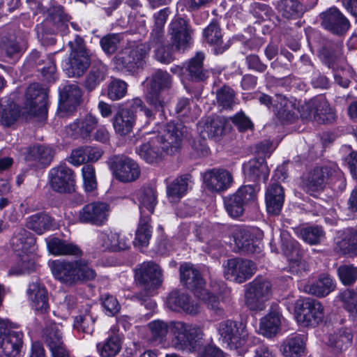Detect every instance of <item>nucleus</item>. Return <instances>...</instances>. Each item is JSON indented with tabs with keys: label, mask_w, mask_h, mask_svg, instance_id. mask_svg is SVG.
Instances as JSON below:
<instances>
[{
	"label": "nucleus",
	"mask_w": 357,
	"mask_h": 357,
	"mask_svg": "<svg viewBox=\"0 0 357 357\" xmlns=\"http://www.w3.org/2000/svg\"><path fill=\"white\" fill-rule=\"evenodd\" d=\"M149 341L155 345L166 340L169 331L172 346L178 351L192 350L197 347L202 341L203 329L197 326L180 321L167 323L157 319L148 324Z\"/></svg>",
	"instance_id": "nucleus-1"
},
{
	"label": "nucleus",
	"mask_w": 357,
	"mask_h": 357,
	"mask_svg": "<svg viewBox=\"0 0 357 357\" xmlns=\"http://www.w3.org/2000/svg\"><path fill=\"white\" fill-rule=\"evenodd\" d=\"M183 129L181 123H168L162 135L156 132L148 133L144 142L136 147V153L146 163L158 164L165 154L172 155L179 149Z\"/></svg>",
	"instance_id": "nucleus-2"
},
{
	"label": "nucleus",
	"mask_w": 357,
	"mask_h": 357,
	"mask_svg": "<svg viewBox=\"0 0 357 357\" xmlns=\"http://www.w3.org/2000/svg\"><path fill=\"white\" fill-rule=\"evenodd\" d=\"M53 276L61 283L67 286H75L96 277V271L84 259H56L49 263Z\"/></svg>",
	"instance_id": "nucleus-3"
},
{
	"label": "nucleus",
	"mask_w": 357,
	"mask_h": 357,
	"mask_svg": "<svg viewBox=\"0 0 357 357\" xmlns=\"http://www.w3.org/2000/svg\"><path fill=\"white\" fill-rule=\"evenodd\" d=\"M179 271L181 282L218 315L222 316L224 310L220 307L218 297L205 288L206 282L199 271L187 263L181 264Z\"/></svg>",
	"instance_id": "nucleus-4"
},
{
	"label": "nucleus",
	"mask_w": 357,
	"mask_h": 357,
	"mask_svg": "<svg viewBox=\"0 0 357 357\" xmlns=\"http://www.w3.org/2000/svg\"><path fill=\"white\" fill-rule=\"evenodd\" d=\"M172 86V77L167 71L157 70L152 74L146 91L147 103L153 107L155 111L164 114V108L168 100L165 96Z\"/></svg>",
	"instance_id": "nucleus-5"
},
{
	"label": "nucleus",
	"mask_w": 357,
	"mask_h": 357,
	"mask_svg": "<svg viewBox=\"0 0 357 357\" xmlns=\"http://www.w3.org/2000/svg\"><path fill=\"white\" fill-rule=\"evenodd\" d=\"M217 331L220 340L227 347L241 356L246 353L248 333L244 324L229 319L222 321L218 324Z\"/></svg>",
	"instance_id": "nucleus-6"
},
{
	"label": "nucleus",
	"mask_w": 357,
	"mask_h": 357,
	"mask_svg": "<svg viewBox=\"0 0 357 357\" xmlns=\"http://www.w3.org/2000/svg\"><path fill=\"white\" fill-rule=\"evenodd\" d=\"M150 48L146 43L126 47L115 56L116 67L130 73H137L145 65Z\"/></svg>",
	"instance_id": "nucleus-7"
},
{
	"label": "nucleus",
	"mask_w": 357,
	"mask_h": 357,
	"mask_svg": "<svg viewBox=\"0 0 357 357\" xmlns=\"http://www.w3.org/2000/svg\"><path fill=\"white\" fill-rule=\"evenodd\" d=\"M297 110L302 119L312 120L318 123H332L336 119L335 109L323 96L310 99L300 108H296Z\"/></svg>",
	"instance_id": "nucleus-8"
},
{
	"label": "nucleus",
	"mask_w": 357,
	"mask_h": 357,
	"mask_svg": "<svg viewBox=\"0 0 357 357\" xmlns=\"http://www.w3.org/2000/svg\"><path fill=\"white\" fill-rule=\"evenodd\" d=\"M69 45L71 52L65 68L66 73L69 77H80L91 64L89 53L85 47L84 39L79 36L70 41Z\"/></svg>",
	"instance_id": "nucleus-9"
},
{
	"label": "nucleus",
	"mask_w": 357,
	"mask_h": 357,
	"mask_svg": "<svg viewBox=\"0 0 357 357\" xmlns=\"http://www.w3.org/2000/svg\"><path fill=\"white\" fill-rule=\"evenodd\" d=\"M294 314L299 324L315 327L324 320V308L317 300L310 298H299L294 304Z\"/></svg>",
	"instance_id": "nucleus-10"
},
{
	"label": "nucleus",
	"mask_w": 357,
	"mask_h": 357,
	"mask_svg": "<svg viewBox=\"0 0 357 357\" xmlns=\"http://www.w3.org/2000/svg\"><path fill=\"white\" fill-rule=\"evenodd\" d=\"M135 280L144 290V293L137 294V298L146 301L145 297L149 296L162 282V270L153 261L144 262L136 268Z\"/></svg>",
	"instance_id": "nucleus-11"
},
{
	"label": "nucleus",
	"mask_w": 357,
	"mask_h": 357,
	"mask_svg": "<svg viewBox=\"0 0 357 357\" xmlns=\"http://www.w3.org/2000/svg\"><path fill=\"white\" fill-rule=\"evenodd\" d=\"M262 231L258 228L236 227L232 231L234 242L238 250L246 254L259 252Z\"/></svg>",
	"instance_id": "nucleus-12"
},
{
	"label": "nucleus",
	"mask_w": 357,
	"mask_h": 357,
	"mask_svg": "<svg viewBox=\"0 0 357 357\" xmlns=\"http://www.w3.org/2000/svg\"><path fill=\"white\" fill-rule=\"evenodd\" d=\"M335 178L345 184L342 173L337 168L328 166L317 167L310 172L305 178L304 188L307 192L312 195L323 190L326 183L328 180L333 181Z\"/></svg>",
	"instance_id": "nucleus-13"
},
{
	"label": "nucleus",
	"mask_w": 357,
	"mask_h": 357,
	"mask_svg": "<svg viewBox=\"0 0 357 357\" xmlns=\"http://www.w3.org/2000/svg\"><path fill=\"white\" fill-rule=\"evenodd\" d=\"M256 197L257 190L253 185H243L235 193L225 199L227 212L232 218L240 217L243 214L245 206L254 202Z\"/></svg>",
	"instance_id": "nucleus-14"
},
{
	"label": "nucleus",
	"mask_w": 357,
	"mask_h": 357,
	"mask_svg": "<svg viewBox=\"0 0 357 357\" xmlns=\"http://www.w3.org/2000/svg\"><path fill=\"white\" fill-rule=\"evenodd\" d=\"M47 88L37 83L30 84L25 95L24 109L26 113L32 116H45L47 112Z\"/></svg>",
	"instance_id": "nucleus-15"
},
{
	"label": "nucleus",
	"mask_w": 357,
	"mask_h": 357,
	"mask_svg": "<svg viewBox=\"0 0 357 357\" xmlns=\"http://www.w3.org/2000/svg\"><path fill=\"white\" fill-rule=\"evenodd\" d=\"M109 164L115 177L121 182H132L139 177V165L126 155H114L110 158Z\"/></svg>",
	"instance_id": "nucleus-16"
},
{
	"label": "nucleus",
	"mask_w": 357,
	"mask_h": 357,
	"mask_svg": "<svg viewBox=\"0 0 357 357\" xmlns=\"http://www.w3.org/2000/svg\"><path fill=\"white\" fill-rule=\"evenodd\" d=\"M48 178L50 187L55 192L69 193L74 190V172L64 163L52 168L49 172Z\"/></svg>",
	"instance_id": "nucleus-17"
},
{
	"label": "nucleus",
	"mask_w": 357,
	"mask_h": 357,
	"mask_svg": "<svg viewBox=\"0 0 357 357\" xmlns=\"http://www.w3.org/2000/svg\"><path fill=\"white\" fill-rule=\"evenodd\" d=\"M256 271V266L250 260L232 258L224 265V274L227 280L243 283L250 279Z\"/></svg>",
	"instance_id": "nucleus-18"
},
{
	"label": "nucleus",
	"mask_w": 357,
	"mask_h": 357,
	"mask_svg": "<svg viewBox=\"0 0 357 357\" xmlns=\"http://www.w3.org/2000/svg\"><path fill=\"white\" fill-rule=\"evenodd\" d=\"M268 144H259L257 146L259 153L263 156L249 160L243 165V172L245 176L250 181H266L269 175V169L265 162V158L269 155Z\"/></svg>",
	"instance_id": "nucleus-19"
},
{
	"label": "nucleus",
	"mask_w": 357,
	"mask_h": 357,
	"mask_svg": "<svg viewBox=\"0 0 357 357\" xmlns=\"http://www.w3.org/2000/svg\"><path fill=\"white\" fill-rule=\"evenodd\" d=\"M282 249L289 261L291 272L301 275L307 271L308 265L302 258L299 244L285 234H282Z\"/></svg>",
	"instance_id": "nucleus-20"
},
{
	"label": "nucleus",
	"mask_w": 357,
	"mask_h": 357,
	"mask_svg": "<svg viewBox=\"0 0 357 357\" xmlns=\"http://www.w3.org/2000/svg\"><path fill=\"white\" fill-rule=\"evenodd\" d=\"M168 33L177 50H185L192 41L193 31L189 23L183 18H174L169 25Z\"/></svg>",
	"instance_id": "nucleus-21"
},
{
	"label": "nucleus",
	"mask_w": 357,
	"mask_h": 357,
	"mask_svg": "<svg viewBox=\"0 0 357 357\" xmlns=\"http://www.w3.org/2000/svg\"><path fill=\"white\" fill-rule=\"evenodd\" d=\"M276 99L273 104L272 98L266 94L261 93L258 98L259 102L268 108L273 106L274 114L280 119L291 121L297 116L296 107L294 102L289 100L281 94H276Z\"/></svg>",
	"instance_id": "nucleus-22"
},
{
	"label": "nucleus",
	"mask_w": 357,
	"mask_h": 357,
	"mask_svg": "<svg viewBox=\"0 0 357 357\" xmlns=\"http://www.w3.org/2000/svg\"><path fill=\"white\" fill-rule=\"evenodd\" d=\"M109 210V205L105 202L89 203L79 211V220L82 223L101 226L107 220Z\"/></svg>",
	"instance_id": "nucleus-23"
},
{
	"label": "nucleus",
	"mask_w": 357,
	"mask_h": 357,
	"mask_svg": "<svg viewBox=\"0 0 357 357\" xmlns=\"http://www.w3.org/2000/svg\"><path fill=\"white\" fill-rule=\"evenodd\" d=\"M203 179L206 188L214 192L225 191L233 183L231 174L225 169H209L204 174Z\"/></svg>",
	"instance_id": "nucleus-24"
},
{
	"label": "nucleus",
	"mask_w": 357,
	"mask_h": 357,
	"mask_svg": "<svg viewBox=\"0 0 357 357\" xmlns=\"http://www.w3.org/2000/svg\"><path fill=\"white\" fill-rule=\"evenodd\" d=\"M321 26L333 33L341 35L349 28V20L335 8H331L320 15Z\"/></svg>",
	"instance_id": "nucleus-25"
},
{
	"label": "nucleus",
	"mask_w": 357,
	"mask_h": 357,
	"mask_svg": "<svg viewBox=\"0 0 357 357\" xmlns=\"http://www.w3.org/2000/svg\"><path fill=\"white\" fill-rule=\"evenodd\" d=\"M23 333L10 331L0 335V357H21Z\"/></svg>",
	"instance_id": "nucleus-26"
},
{
	"label": "nucleus",
	"mask_w": 357,
	"mask_h": 357,
	"mask_svg": "<svg viewBox=\"0 0 357 357\" xmlns=\"http://www.w3.org/2000/svg\"><path fill=\"white\" fill-rule=\"evenodd\" d=\"M167 307L174 311L182 310L190 314L199 312V305L192 301L188 295L178 290L171 291L166 301Z\"/></svg>",
	"instance_id": "nucleus-27"
},
{
	"label": "nucleus",
	"mask_w": 357,
	"mask_h": 357,
	"mask_svg": "<svg viewBox=\"0 0 357 357\" xmlns=\"http://www.w3.org/2000/svg\"><path fill=\"white\" fill-rule=\"evenodd\" d=\"M82 100V91L77 84H68L59 93V108L66 112H73Z\"/></svg>",
	"instance_id": "nucleus-28"
},
{
	"label": "nucleus",
	"mask_w": 357,
	"mask_h": 357,
	"mask_svg": "<svg viewBox=\"0 0 357 357\" xmlns=\"http://www.w3.org/2000/svg\"><path fill=\"white\" fill-rule=\"evenodd\" d=\"M31 307L38 313L45 314L49 308L47 291L45 287L38 282H32L27 289Z\"/></svg>",
	"instance_id": "nucleus-29"
},
{
	"label": "nucleus",
	"mask_w": 357,
	"mask_h": 357,
	"mask_svg": "<svg viewBox=\"0 0 357 357\" xmlns=\"http://www.w3.org/2000/svg\"><path fill=\"white\" fill-rule=\"evenodd\" d=\"M31 59L36 64L37 70L40 72L43 79L47 82H53L56 78V70L53 57L51 55H42L38 52H33Z\"/></svg>",
	"instance_id": "nucleus-30"
},
{
	"label": "nucleus",
	"mask_w": 357,
	"mask_h": 357,
	"mask_svg": "<svg viewBox=\"0 0 357 357\" xmlns=\"http://www.w3.org/2000/svg\"><path fill=\"white\" fill-rule=\"evenodd\" d=\"M98 119L91 114H86L76 119L68 127V133L74 138L88 139L98 125Z\"/></svg>",
	"instance_id": "nucleus-31"
},
{
	"label": "nucleus",
	"mask_w": 357,
	"mask_h": 357,
	"mask_svg": "<svg viewBox=\"0 0 357 357\" xmlns=\"http://www.w3.org/2000/svg\"><path fill=\"white\" fill-rule=\"evenodd\" d=\"M353 330L349 327H341L328 336V345L335 352L347 351L353 344Z\"/></svg>",
	"instance_id": "nucleus-32"
},
{
	"label": "nucleus",
	"mask_w": 357,
	"mask_h": 357,
	"mask_svg": "<svg viewBox=\"0 0 357 357\" xmlns=\"http://www.w3.org/2000/svg\"><path fill=\"white\" fill-rule=\"evenodd\" d=\"M107 73V65L100 60L92 61L91 68L83 82V86L88 92L94 91L105 79Z\"/></svg>",
	"instance_id": "nucleus-33"
},
{
	"label": "nucleus",
	"mask_w": 357,
	"mask_h": 357,
	"mask_svg": "<svg viewBox=\"0 0 357 357\" xmlns=\"http://www.w3.org/2000/svg\"><path fill=\"white\" fill-rule=\"evenodd\" d=\"M265 199L268 213L279 215L284 200L283 188L276 183H271L266 189Z\"/></svg>",
	"instance_id": "nucleus-34"
},
{
	"label": "nucleus",
	"mask_w": 357,
	"mask_h": 357,
	"mask_svg": "<svg viewBox=\"0 0 357 357\" xmlns=\"http://www.w3.org/2000/svg\"><path fill=\"white\" fill-rule=\"evenodd\" d=\"M135 120L136 116L132 110L127 108L119 109L113 118L115 132L121 136L129 134L132 130Z\"/></svg>",
	"instance_id": "nucleus-35"
},
{
	"label": "nucleus",
	"mask_w": 357,
	"mask_h": 357,
	"mask_svg": "<svg viewBox=\"0 0 357 357\" xmlns=\"http://www.w3.org/2000/svg\"><path fill=\"white\" fill-rule=\"evenodd\" d=\"M280 325L281 313L278 306L272 307L270 312L260 320V333L266 337H272L278 333Z\"/></svg>",
	"instance_id": "nucleus-36"
},
{
	"label": "nucleus",
	"mask_w": 357,
	"mask_h": 357,
	"mask_svg": "<svg viewBox=\"0 0 357 357\" xmlns=\"http://www.w3.org/2000/svg\"><path fill=\"white\" fill-rule=\"evenodd\" d=\"M99 248L104 250L121 251L126 250L129 247L128 241L116 232H100L98 237Z\"/></svg>",
	"instance_id": "nucleus-37"
},
{
	"label": "nucleus",
	"mask_w": 357,
	"mask_h": 357,
	"mask_svg": "<svg viewBox=\"0 0 357 357\" xmlns=\"http://www.w3.org/2000/svg\"><path fill=\"white\" fill-rule=\"evenodd\" d=\"M305 340L303 335H294L282 342L280 351L284 357H301L305 351Z\"/></svg>",
	"instance_id": "nucleus-38"
},
{
	"label": "nucleus",
	"mask_w": 357,
	"mask_h": 357,
	"mask_svg": "<svg viewBox=\"0 0 357 357\" xmlns=\"http://www.w3.org/2000/svg\"><path fill=\"white\" fill-rule=\"evenodd\" d=\"M36 240L33 235L24 228L15 229L10 239V245L15 254L29 252L33 247Z\"/></svg>",
	"instance_id": "nucleus-39"
},
{
	"label": "nucleus",
	"mask_w": 357,
	"mask_h": 357,
	"mask_svg": "<svg viewBox=\"0 0 357 357\" xmlns=\"http://www.w3.org/2000/svg\"><path fill=\"white\" fill-rule=\"evenodd\" d=\"M46 241L49 252L54 255H82L81 249L71 242L56 237L47 239Z\"/></svg>",
	"instance_id": "nucleus-40"
},
{
	"label": "nucleus",
	"mask_w": 357,
	"mask_h": 357,
	"mask_svg": "<svg viewBox=\"0 0 357 357\" xmlns=\"http://www.w3.org/2000/svg\"><path fill=\"white\" fill-rule=\"evenodd\" d=\"M335 288L333 280L328 275H322L313 282H308L304 286L305 292L317 297H324L332 292Z\"/></svg>",
	"instance_id": "nucleus-41"
},
{
	"label": "nucleus",
	"mask_w": 357,
	"mask_h": 357,
	"mask_svg": "<svg viewBox=\"0 0 357 357\" xmlns=\"http://www.w3.org/2000/svg\"><path fill=\"white\" fill-rule=\"evenodd\" d=\"M26 227L41 235L55 227V220L45 213H38L26 218Z\"/></svg>",
	"instance_id": "nucleus-42"
},
{
	"label": "nucleus",
	"mask_w": 357,
	"mask_h": 357,
	"mask_svg": "<svg viewBox=\"0 0 357 357\" xmlns=\"http://www.w3.org/2000/svg\"><path fill=\"white\" fill-rule=\"evenodd\" d=\"M341 57V46L337 43H326L319 51V58L323 63L333 70L338 68Z\"/></svg>",
	"instance_id": "nucleus-43"
},
{
	"label": "nucleus",
	"mask_w": 357,
	"mask_h": 357,
	"mask_svg": "<svg viewBox=\"0 0 357 357\" xmlns=\"http://www.w3.org/2000/svg\"><path fill=\"white\" fill-rule=\"evenodd\" d=\"M192 183V176L184 174L174 180L167 185V193L171 202H177L188 191L189 185Z\"/></svg>",
	"instance_id": "nucleus-44"
},
{
	"label": "nucleus",
	"mask_w": 357,
	"mask_h": 357,
	"mask_svg": "<svg viewBox=\"0 0 357 357\" xmlns=\"http://www.w3.org/2000/svg\"><path fill=\"white\" fill-rule=\"evenodd\" d=\"M204 37L208 44L214 46L215 54H222L229 48L228 44H223L221 29L216 22H212L204 30Z\"/></svg>",
	"instance_id": "nucleus-45"
},
{
	"label": "nucleus",
	"mask_w": 357,
	"mask_h": 357,
	"mask_svg": "<svg viewBox=\"0 0 357 357\" xmlns=\"http://www.w3.org/2000/svg\"><path fill=\"white\" fill-rule=\"evenodd\" d=\"M141 216L149 215L153 213L157 204V195L151 187L141 188L137 192Z\"/></svg>",
	"instance_id": "nucleus-46"
},
{
	"label": "nucleus",
	"mask_w": 357,
	"mask_h": 357,
	"mask_svg": "<svg viewBox=\"0 0 357 357\" xmlns=\"http://www.w3.org/2000/svg\"><path fill=\"white\" fill-rule=\"evenodd\" d=\"M54 153V150L51 146L39 144L34 145L29 149L26 160L48 165L52 161Z\"/></svg>",
	"instance_id": "nucleus-47"
},
{
	"label": "nucleus",
	"mask_w": 357,
	"mask_h": 357,
	"mask_svg": "<svg viewBox=\"0 0 357 357\" xmlns=\"http://www.w3.org/2000/svg\"><path fill=\"white\" fill-rule=\"evenodd\" d=\"M61 328L60 324H52L45 330V342L52 352L66 349L62 340Z\"/></svg>",
	"instance_id": "nucleus-48"
},
{
	"label": "nucleus",
	"mask_w": 357,
	"mask_h": 357,
	"mask_svg": "<svg viewBox=\"0 0 357 357\" xmlns=\"http://www.w3.org/2000/svg\"><path fill=\"white\" fill-rule=\"evenodd\" d=\"M204 57V53L199 52L188 61L187 71L194 81H204L208 77V71L203 66Z\"/></svg>",
	"instance_id": "nucleus-49"
},
{
	"label": "nucleus",
	"mask_w": 357,
	"mask_h": 357,
	"mask_svg": "<svg viewBox=\"0 0 357 357\" xmlns=\"http://www.w3.org/2000/svg\"><path fill=\"white\" fill-rule=\"evenodd\" d=\"M278 8L281 15L287 19H296L301 17L306 9L298 0H280Z\"/></svg>",
	"instance_id": "nucleus-50"
},
{
	"label": "nucleus",
	"mask_w": 357,
	"mask_h": 357,
	"mask_svg": "<svg viewBox=\"0 0 357 357\" xmlns=\"http://www.w3.org/2000/svg\"><path fill=\"white\" fill-rule=\"evenodd\" d=\"M198 130L203 139H210L220 136L223 131V126L219 119L208 117L199 123Z\"/></svg>",
	"instance_id": "nucleus-51"
},
{
	"label": "nucleus",
	"mask_w": 357,
	"mask_h": 357,
	"mask_svg": "<svg viewBox=\"0 0 357 357\" xmlns=\"http://www.w3.org/2000/svg\"><path fill=\"white\" fill-rule=\"evenodd\" d=\"M96 347L101 357H115L121 349V341L117 335H112L98 343Z\"/></svg>",
	"instance_id": "nucleus-52"
},
{
	"label": "nucleus",
	"mask_w": 357,
	"mask_h": 357,
	"mask_svg": "<svg viewBox=\"0 0 357 357\" xmlns=\"http://www.w3.org/2000/svg\"><path fill=\"white\" fill-rule=\"evenodd\" d=\"M149 215L140 217L138 227L135 233L134 243L140 246H147L152 236V227L150 225Z\"/></svg>",
	"instance_id": "nucleus-53"
},
{
	"label": "nucleus",
	"mask_w": 357,
	"mask_h": 357,
	"mask_svg": "<svg viewBox=\"0 0 357 357\" xmlns=\"http://www.w3.org/2000/svg\"><path fill=\"white\" fill-rule=\"evenodd\" d=\"M19 107L14 102L0 104V121L5 127L13 125L20 116Z\"/></svg>",
	"instance_id": "nucleus-54"
},
{
	"label": "nucleus",
	"mask_w": 357,
	"mask_h": 357,
	"mask_svg": "<svg viewBox=\"0 0 357 357\" xmlns=\"http://www.w3.org/2000/svg\"><path fill=\"white\" fill-rule=\"evenodd\" d=\"M298 234L307 243L317 245L324 238L325 233L321 227L312 226L298 229Z\"/></svg>",
	"instance_id": "nucleus-55"
},
{
	"label": "nucleus",
	"mask_w": 357,
	"mask_h": 357,
	"mask_svg": "<svg viewBox=\"0 0 357 357\" xmlns=\"http://www.w3.org/2000/svg\"><path fill=\"white\" fill-rule=\"evenodd\" d=\"M218 106L222 109H231L236 104V93L228 86H223L216 91Z\"/></svg>",
	"instance_id": "nucleus-56"
},
{
	"label": "nucleus",
	"mask_w": 357,
	"mask_h": 357,
	"mask_svg": "<svg viewBox=\"0 0 357 357\" xmlns=\"http://www.w3.org/2000/svg\"><path fill=\"white\" fill-rule=\"evenodd\" d=\"M128 91V84L120 79L114 78L111 80L107 86V96L113 100L122 99Z\"/></svg>",
	"instance_id": "nucleus-57"
},
{
	"label": "nucleus",
	"mask_w": 357,
	"mask_h": 357,
	"mask_svg": "<svg viewBox=\"0 0 357 357\" xmlns=\"http://www.w3.org/2000/svg\"><path fill=\"white\" fill-rule=\"evenodd\" d=\"M341 300L344 309L354 320H357V292L347 289L341 294Z\"/></svg>",
	"instance_id": "nucleus-58"
},
{
	"label": "nucleus",
	"mask_w": 357,
	"mask_h": 357,
	"mask_svg": "<svg viewBox=\"0 0 357 357\" xmlns=\"http://www.w3.org/2000/svg\"><path fill=\"white\" fill-rule=\"evenodd\" d=\"M205 334L203 332L202 341L199 342L197 347L192 350H185L187 352L197 351L199 357H225L224 353L222 350L213 344L204 345L205 343Z\"/></svg>",
	"instance_id": "nucleus-59"
},
{
	"label": "nucleus",
	"mask_w": 357,
	"mask_h": 357,
	"mask_svg": "<svg viewBox=\"0 0 357 357\" xmlns=\"http://www.w3.org/2000/svg\"><path fill=\"white\" fill-rule=\"evenodd\" d=\"M248 287L266 301H268L271 296L272 286L266 280L257 278L250 283Z\"/></svg>",
	"instance_id": "nucleus-60"
},
{
	"label": "nucleus",
	"mask_w": 357,
	"mask_h": 357,
	"mask_svg": "<svg viewBox=\"0 0 357 357\" xmlns=\"http://www.w3.org/2000/svg\"><path fill=\"white\" fill-rule=\"evenodd\" d=\"M84 187L86 192H93L97 188L95 168L91 165H84L82 169Z\"/></svg>",
	"instance_id": "nucleus-61"
},
{
	"label": "nucleus",
	"mask_w": 357,
	"mask_h": 357,
	"mask_svg": "<svg viewBox=\"0 0 357 357\" xmlns=\"http://www.w3.org/2000/svg\"><path fill=\"white\" fill-rule=\"evenodd\" d=\"M340 246L345 252L357 255V229H348Z\"/></svg>",
	"instance_id": "nucleus-62"
},
{
	"label": "nucleus",
	"mask_w": 357,
	"mask_h": 357,
	"mask_svg": "<svg viewBox=\"0 0 357 357\" xmlns=\"http://www.w3.org/2000/svg\"><path fill=\"white\" fill-rule=\"evenodd\" d=\"M94 320L89 314L79 315L75 317L73 327L78 332L90 334L93 331Z\"/></svg>",
	"instance_id": "nucleus-63"
},
{
	"label": "nucleus",
	"mask_w": 357,
	"mask_h": 357,
	"mask_svg": "<svg viewBox=\"0 0 357 357\" xmlns=\"http://www.w3.org/2000/svg\"><path fill=\"white\" fill-rule=\"evenodd\" d=\"M337 273L342 282L350 285L357 280V268L353 265H342L337 269Z\"/></svg>",
	"instance_id": "nucleus-64"
}]
</instances>
